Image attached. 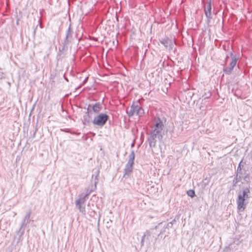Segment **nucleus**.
Instances as JSON below:
<instances>
[{"instance_id":"f03ea898","label":"nucleus","mask_w":252,"mask_h":252,"mask_svg":"<svg viewBox=\"0 0 252 252\" xmlns=\"http://www.w3.org/2000/svg\"><path fill=\"white\" fill-rule=\"evenodd\" d=\"M163 125L162 122L159 120L156 124V127L152 130L151 135L149 138V141L151 147H155L157 139L161 138V132L162 130Z\"/></svg>"},{"instance_id":"6e6552de","label":"nucleus","mask_w":252,"mask_h":252,"mask_svg":"<svg viewBox=\"0 0 252 252\" xmlns=\"http://www.w3.org/2000/svg\"><path fill=\"white\" fill-rule=\"evenodd\" d=\"M93 111L95 113H99L101 110V106L100 104L96 103L94 104L92 107Z\"/></svg>"},{"instance_id":"f257e3e1","label":"nucleus","mask_w":252,"mask_h":252,"mask_svg":"<svg viewBox=\"0 0 252 252\" xmlns=\"http://www.w3.org/2000/svg\"><path fill=\"white\" fill-rule=\"evenodd\" d=\"M223 49L224 50H230L226 55V58L225 60V63L226 64L229 63V66L226 67L223 69L224 72L226 73H229L233 70L234 67L236 65L237 62L238 58L236 55H233L231 48L228 44L227 46L226 44L223 45Z\"/></svg>"},{"instance_id":"f8f14e48","label":"nucleus","mask_w":252,"mask_h":252,"mask_svg":"<svg viewBox=\"0 0 252 252\" xmlns=\"http://www.w3.org/2000/svg\"><path fill=\"white\" fill-rule=\"evenodd\" d=\"M187 194L189 196L191 197H193L195 196V192L193 190L190 189L187 191Z\"/></svg>"},{"instance_id":"39448f33","label":"nucleus","mask_w":252,"mask_h":252,"mask_svg":"<svg viewBox=\"0 0 252 252\" xmlns=\"http://www.w3.org/2000/svg\"><path fill=\"white\" fill-rule=\"evenodd\" d=\"M248 203L247 200L244 198H242L240 196L238 197L237 199V209L240 212L244 211L246 207L247 204Z\"/></svg>"},{"instance_id":"9d476101","label":"nucleus","mask_w":252,"mask_h":252,"mask_svg":"<svg viewBox=\"0 0 252 252\" xmlns=\"http://www.w3.org/2000/svg\"><path fill=\"white\" fill-rule=\"evenodd\" d=\"M136 115L141 116L144 114V110L138 105H136Z\"/></svg>"},{"instance_id":"423d86ee","label":"nucleus","mask_w":252,"mask_h":252,"mask_svg":"<svg viewBox=\"0 0 252 252\" xmlns=\"http://www.w3.org/2000/svg\"><path fill=\"white\" fill-rule=\"evenodd\" d=\"M241 197L242 198H244L247 200L250 197V189L248 188L243 189L240 190L238 193V197Z\"/></svg>"},{"instance_id":"0eeeda50","label":"nucleus","mask_w":252,"mask_h":252,"mask_svg":"<svg viewBox=\"0 0 252 252\" xmlns=\"http://www.w3.org/2000/svg\"><path fill=\"white\" fill-rule=\"evenodd\" d=\"M211 6L210 3H209L207 5L205 6L204 7V10L205 12V14L207 17H210L211 13Z\"/></svg>"},{"instance_id":"7ed1b4c3","label":"nucleus","mask_w":252,"mask_h":252,"mask_svg":"<svg viewBox=\"0 0 252 252\" xmlns=\"http://www.w3.org/2000/svg\"><path fill=\"white\" fill-rule=\"evenodd\" d=\"M108 119V116L105 114H100L95 117L93 123L94 125L97 126H103Z\"/></svg>"},{"instance_id":"9b49d317","label":"nucleus","mask_w":252,"mask_h":252,"mask_svg":"<svg viewBox=\"0 0 252 252\" xmlns=\"http://www.w3.org/2000/svg\"><path fill=\"white\" fill-rule=\"evenodd\" d=\"M85 201V197L80 198L76 200V205L79 206L80 207V205L84 203Z\"/></svg>"},{"instance_id":"1a4fd4ad","label":"nucleus","mask_w":252,"mask_h":252,"mask_svg":"<svg viewBox=\"0 0 252 252\" xmlns=\"http://www.w3.org/2000/svg\"><path fill=\"white\" fill-rule=\"evenodd\" d=\"M136 105L134 104L132 105L130 107V110L129 112L127 111L128 115L129 116H132L134 115H136Z\"/></svg>"},{"instance_id":"20e7f679","label":"nucleus","mask_w":252,"mask_h":252,"mask_svg":"<svg viewBox=\"0 0 252 252\" xmlns=\"http://www.w3.org/2000/svg\"><path fill=\"white\" fill-rule=\"evenodd\" d=\"M134 159V155L133 153L132 152L130 156V158L128 161L125 169L124 176L129 175L132 172Z\"/></svg>"},{"instance_id":"ddd939ff","label":"nucleus","mask_w":252,"mask_h":252,"mask_svg":"<svg viewBox=\"0 0 252 252\" xmlns=\"http://www.w3.org/2000/svg\"><path fill=\"white\" fill-rule=\"evenodd\" d=\"M241 162L239 163V166L237 167V172H238V173H241Z\"/></svg>"}]
</instances>
